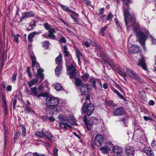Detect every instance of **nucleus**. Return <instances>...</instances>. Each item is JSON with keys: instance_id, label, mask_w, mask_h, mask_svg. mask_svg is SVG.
Returning <instances> with one entry per match:
<instances>
[{"instance_id": "obj_1", "label": "nucleus", "mask_w": 156, "mask_h": 156, "mask_svg": "<svg viewBox=\"0 0 156 156\" xmlns=\"http://www.w3.org/2000/svg\"><path fill=\"white\" fill-rule=\"evenodd\" d=\"M123 12L125 18V21L127 30H129L131 28L134 29L136 36L139 40L140 44L143 48L145 47V42L146 40L148 31L146 30L144 33L140 30L138 29L139 24L136 22V20L134 16L130 14L127 8H123Z\"/></svg>"}, {"instance_id": "obj_2", "label": "nucleus", "mask_w": 156, "mask_h": 156, "mask_svg": "<svg viewBox=\"0 0 156 156\" xmlns=\"http://www.w3.org/2000/svg\"><path fill=\"white\" fill-rule=\"evenodd\" d=\"M30 58L32 60V70L35 73V70H37L36 76L37 78H41V81L44 79V75L43 73L44 70L43 69L40 68L39 64L37 62L36 58L35 56L32 52H30Z\"/></svg>"}, {"instance_id": "obj_3", "label": "nucleus", "mask_w": 156, "mask_h": 156, "mask_svg": "<svg viewBox=\"0 0 156 156\" xmlns=\"http://www.w3.org/2000/svg\"><path fill=\"white\" fill-rule=\"evenodd\" d=\"M35 135L40 138H47L51 142H53L55 140L54 137L49 132L45 131L44 132L42 130L40 131H37L36 132Z\"/></svg>"}, {"instance_id": "obj_4", "label": "nucleus", "mask_w": 156, "mask_h": 156, "mask_svg": "<svg viewBox=\"0 0 156 156\" xmlns=\"http://www.w3.org/2000/svg\"><path fill=\"white\" fill-rule=\"evenodd\" d=\"M94 107L92 104H87L84 103L82 108V112L84 113L87 114L88 115L90 116L93 112Z\"/></svg>"}, {"instance_id": "obj_5", "label": "nucleus", "mask_w": 156, "mask_h": 156, "mask_svg": "<svg viewBox=\"0 0 156 156\" xmlns=\"http://www.w3.org/2000/svg\"><path fill=\"white\" fill-rule=\"evenodd\" d=\"M104 139L103 136L101 134H97L94 138V140H91L90 143L92 147H94V144L98 147L101 146L103 143Z\"/></svg>"}, {"instance_id": "obj_6", "label": "nucleus", "mask_w": 156, "mask_h": 156, "mask_svg": "<svg viewBox=\"0 0 156 156\" xmlns=\"http://www.w3.org/2000/svg\"><path fill=\"white\" fill-rule=\"evenodd\" d=\"M84 122L85 124L87 129L89 131L91 130V128L93 125L96 123L97 119L94 117H92L87 121V118L86 115H85L83 118Z\"/></svg>"}, {"instance_id": "obj_7", "label": "nucleus", "mask_w": 156, "mask_h": 156, "mask_svg": "<svg viewBox=\"0 0 156 156\" xmlns=\"http://www.w3.org/2000/svg\"><path fill=\"white\" fill-rule=\"evenodd\" d=\"M46 99L47 106H57L59 103V99L56 97L48 96Z\"/></svg>"}, {"instance_id": "obj_8", "label": "nucleus", "mask_w": 156, "mask_h": 156, "mask_svg": "<svg viewBox=\"0 0 156 156\" xmlns=\"http://www.w3.org/2000/svg\"><path fill=\"white\" fill-rule=\"evenodd\" d=\"M89 82L95 90H97V89L98 87H97V85L98 86V87H102L101 80L100 79H96L94 77H92L89 80Z\"/></svg>"}, {"instance_id": "obj_9", "label": "nucleus", "mask_w": 156, "mask_h": 156, "mask_svg": "<svg viewBox=\"0 0 156 156\" xmlns=\"http://www.w3.org/2000/svg\"><path fill=\"white\" fill-rule=\"evenodd\" d=\"M68 70L69 71V74L70 79H74L77 75L76 73V69L75 67L73 65L71 64L69 66H68L67 68Z\"/></svg>"}, {"instance_id": "obj_10", "label": "nucleus", "mask_w": 156, "mask_h": 156, "mask_svg": "<svg viewBox=\"0 0 156 156\" xmlns=\"http://www.w3.org/2000/svg\"><path fill=\"white\" fill-rule=\"evenodd\" d=\"M58 109L57 106H48L46 108L45 111L47 114H56L58 112Z\"/></svg>"}, {"instance_id": "obj_11", "label": "nucleus", "mask_w": 156, "mask_h": 156, "mask_svg": "<svg viewBox=\"0 0 156 156\" xmlns=\"http://www.w3.org/2000/svg\"><path fill=\"white\" fill-rule=\"evenodd\" d=\"M125 111L122 107L117 108L113 112V114L115 116H122L125 114Z\"/></svg>"}, {"instance_id": "obj_12", "label": "nucleus", "mask_w": 156, "mask_h": 156, "mask_svg": "<svg viewBox=\"0 0 156 156\" xmlns=\"http://www.w3.org/2000/svg\"><path fill=\"white\" fill-rule=\"evenodd\" d=\"M89 88L87 84L83 83L80 87V90L81 93L83 95L86 94L88 91Z\"/></svg>"}, {"instance_id": "obj_13", "label": "nucleus", "mask_w": 156, "mask_h": 156, "mask_svg": "<svg viewBox=\"0 0 156 156\" xmlns=\"http://www.w3.org/2000/svg\"><path fill=\"white\" fill-rule=\"evenodd\" d=\"M143 151L148 156H154L153 151L150 147H145L143 149Z\"/></svg>"}, {"instance_id": "obj_14", "label": "nucleus", "mask_w": 156, "mask_h": 156, "mask_svg": "<svg viewBox=\"0 0 156 156\" xmlns=\"http://www.w3.org/2000/svg\"><path fill=\"white\" fill-rule=\"evenodd\" d=\"M122 149L117 146H115L112 148V151L114 155L120 154L122 153Z\"/></svg>"}, {"instance_id": "obj_15", "label": "nucleus", "mask_w": 156, "mask_h": 156, "mask_svg": "<svg viewBox=\"0 0 156 156\" xmlns=\"http://www.w3.org/2000/svg\"><path fill=\"white\" fill-rule=\"evenodd\" d=\"M140 47L138 46L134 45L129 48V50L131 52L136 53L140 51Z\"/></svg>"}, {"instance_id": "obj_16", "label": "nucleus", "mask_w": 156, "mask_h": 156, "mask_svg": "<svg viewBox=\"0 0 156 156\" xmlns=\"http://www.w3.org/2000/svg\"><path fill=\"white\" fill-rule=\"evenodd\" d=\"M138 65L142 67L145 70L147 71V69L146 66V65L144 59L143 58H142L139 61Z\"/></svg>"}, {"instance_id": "obj_17", "label": "nucleus", "mask_w": 156, "mask_h": 156, "mask_svg": "<svg viewBox=\"0 0 156 156\" xmlns=\"http://www.w3.org/2000/svg\"><path fill=\"white\" fill-rule=\"evenodd\" d=\"M59 126L65 130L68 128L71 127V125H70L66 122H59Z\"/></svg>"}, {"instance_id": "obj_18", "label": "nucleus", "mask_w": 156, "mask_h": 156, "mask_svg": "<svg viewBox=\"0 0 156 156\" xmlns=\"http://www.w3.org/2000/svg\"><path fill=\"white\" fill-rule=\"evenodd\" d=\"M39 33L36 31L31 33L28 34V40L30 43L33 41V39L36 35L38 34Z\"/></svg>"}, {"instance_id": "obj_19", "label": "nucleus", "mask_w": 156, "mask_h": 156, "mask_svg": "<svg viewBox=\"0 0 156 156\" xmlns=\"http://www.w3.org/2000/svg\"><path fill=\"white\" fill-rule=\"evenodd\" d=\"M134 149L131 146H128L126 149V152L128 155H133L134 154Z\"/></svg>"}, {"instance_id": "obj_20", "label": "nucleus", "mask_w": 156, "mask_h": 156, "mask_svg": "<svg viewBox=\"0 0 156 156\" xmlns=\"http://www.w3.org/2000/svg\"><path fill=\"white\" fill-rule=\"evenodd\" d=\"M99 149L102 152V153L105 154L109 153L111 151L109 147L107 146L101 147Z\"/></svg>"}, {"instance_id": "obj_21", "label": "nucleus", "mask_w": 156, "mask_h": 156, "mask_svg": "<svg viewBox=\"0 0 156 156\" xmlns=\"http://www.w3.org/2000/svg\"><path fill=\"white\" fill-rule=\"evenodd\" d=\"M4 126V132L5 133V139H4V141H5V144H4V147L5 148V147L6 145V142L7 141V135L8 134V129L6 127V126L5 125H3Z\"/></svg>"}, {"instance_id": "obj_22", "label": "nucleus", "mask_w": 156, "mask_h": 156, "mask_svg": "<svg viewBox=\"0 0 156 156\" xmlns=\"http://www.w3.org/2000/svg\"><path fill=\"white\" fill-rule=\"evenodd\" d=\"M23 15H25L27 17H30L34 16V13L31 11L26 12L23 13Z\"/></svg>"}, {"instance_id": "obj_23", "label": "nucleus", "mask_w": 156, "mask_h": 156, "mask_svg": "<svg viewBox=\"0 0 156 156\" xmlns=\"http://www.w3.org/2000/svg\"><path fill=\"white\" fill-rule=\"evenodd\" d=\"M62 55L60 53V55L55 58V61L57 64H60L62 61Z\"/></svg>"}, {"instance_id": "obj_24", "label": "nucleus", "mask_w": 156, "mask_h": 156, "mask_svg": "<svg viewBox=\"0 0 156 156\" xmlns=\"http://www.w3.org/2000/svg\"><path fill=\"white\" fill-rule=\"evenodd\" d=\"M66 121H67L66 123H70L69 124L70 125H71V127L75 123V121L74 119L73 118V117H69L67 119V120H66Z\"/></svg>"}, {"instance_id": "obj_25", "label": "nucleus", "mask_w": 156, "mask_h": 156, "mask_svg": "<svg viewBox=\"0 0 156 156\" xmlns=\"http://www.w3.org/2000/svg\"><path fill=\"white\" fill-rule=\"evenodd\" d=\"M37 82L38 80L37 79H34L31 80L28 83L29 87L30 88L32 86L35 85Z\"/></svg>"}, {"instance_id": "obj_26", "label": "nucleus", "mask_w": 156, "mask_h": 156, "mask_svg": "<svg viewBox=\"0 0 156 156\" xmlns=\"http://www.w3.org/2000/svg\"><path fill=\"white\" fill-rule=\"evenodd\" d=\"M24 112L27 114H29L31 112L32 109L28 105L26 104L25 107L24 109Z\"/></svg>"}, {"instance_id": "obj_27", "label": "nucleus", "mask_w": 156, "mask_h": 156, "mask_svg": "<svg viewBox=\"0 0 156 156\" xmlns=\"http://www.w3.org/2000/svg\"><path fill=\"white\" fill-rule=\"evenodd\" d=\"M105 61V62L107 64H108L111 67L113 68L114 67V65L113 62L110 59H105V58H103Z\"/></svg>"}, {"instance_id": "obj_28", "label": "nucleus", "mask_w": 156, "mask_h": 156, "mask_svg": "<svg viewBox=\"0 0 156 156\" xmlns=\"http://www.w3.org/2000/svg\"><path fill=\"white\" fill-rule=\"evenodd\" d=\"M62 70V68L60 65H58L56 67L55 69V74L57 75H59Z\"/></svg>"}, {"instance_id": "obj_29", "label": "nucleus", "mask_w": 156, "mask_h": 156, "mask_svg": "<svg viewBox=\"0 0 156 156\" xmlns=\"http://www.w3.org/2000/svg\"><path fill=\"white\" fill-rule=\"evenodd\" d=\"M75 84L77 86H80V87L81 85L83 83H82L81 80L80 79L76 78V77L75 78Z\"/></svg>"}, {"instance_id": "obj_30", "label": "nucleus", "mask_w": 156, "mask_h": 156, "mask_svg": "<svg viewBox=\"0 0 156 156\" xmlns=\"http://www.w3.org/2000/svg\"><path fill=\"white\" fill-rule=\"evenodd\" d=\"M30 90L31 92V95L33 94L34 96H36L37 94V88L36 87L32 88H30Z\"/></svg>"}, {"instance_id": "obj_31", "label": "nucleus", "mask_w": 156, "mask_h": 156, "mask_svg": "<svg viewBox=\"0 0 156 156\" xmlns=\"http://www.w3.org/2000/svg\"><path fill=\"white\" fill-rule=\"evenodd\" d=\"M63 52L65 57H69L70 55L69 52L67 51V47L66 46L63 47Z\"/></svg>"}, {"instance_id": "obj_32", "label": "nucleus", "mask_w": 156, "mask_h": 156, "mask_svg": "<svg viewBox=\"0 0 156 156\" xmlns=\"http://www.w3.org/2000/svg\"><path fill=\"white\" fill-rule=\"evenodd\" d=\"M131 77L137 81H139L140 80V78L137 74L135 72L133 73Z\"/></svg>"}, {"instance_id": "obj_33", "label": "nucleus", "mask_w": 156, "mask_h": 156, "mask_svg": "<svg viewBox=\"0 0 156 156\" xmlns=\"http://www.w3.org/2000/svg\"><path fill=\"white\" fill-rule=\"evenodd\" d=\"M60 6L63 9L67 12H70L71 10L70 9L69 7L67 6H65L64 5H60Z\"/></svg>"}, {"instance_id": "obj_34", "label": "nucleus", "mask_w": 156, "mask_h": 156, "mask_svg": "<svg viewBox=\"0 0 156 156\" xmlns=\"http://www.w3.org/2000/svg\"><path fill=\"white\" fill-rule=\"evenodd\" d=\"M55 88L56 90L58 91H61L62 89V87L61 85L58 83H57L56 84Z\"/></svg>"}, {"instance_id": "obj_35", "label": "nucleus", "mask_w": 156, "mask_h": 156, "mask_svg": "<svg viewBox=\"0 0 156 156\" xmlns=\"http://www.w3.org/2000/svg\"><path fill=\"white\" fill-rule=\"evenodd\" d=\"M76 56L78 59V61L79 62L80 61V58L81 56H82V55L80 53V52L79 51H76Z\"/></svg>"}, {"instance_id": "obj_36", "label": "nucleus", "mask_w": 156, "mask_h": 156, "mask_svg": "<svg viewBox=\"0 0 156 156\" xmlns=\"http://www.w3.org/2000/svg\"><path fill=\"white\" fill-rule=\"evenodd\" d=\"M126 71L130 77H131L133 73H135L133 71L130 69H126Z\"/></svg>"}, {"instance_id": "obj_37", "label": "nucleus", "mask_w": 156, "mask_h": 156, "mask_svg": "<svg viewBox=\"0 0 156 156\" xmlns=\"http://www.w3.org/2000/svg\"><path fill=\"white\" fill-rule=\"evenodd\" d=\"M126 71L130 77H131L133 73H135L133 71L130 69H126Z\"/></svg>"}, {"instance_id": "obj_38", "label": "nucleus", "mask_w": 156, "mask_h": 156, "mask_svg": "<svg viewBox=\"0 0 156 156\" xmlns=\"http://www.w3.org/2000/svg\"><path fill=\"white\" fill-rule=\"evenodd\" d=\"M20 135V134L19 132H17L15 134L14 137V142H15L16 140L18 139Z\"/></svg>"}, {"instance_id": "obj_39", "label": "nucleus", "mask_w": 156, "mask_h": 156, "mask_svg": "<svg viewBox=\"0 0 156 156\" xmlns=\"http://www.w3.org/2000/svg\"><path fill=\"white\" fill-rule=\"evenodd\" d=\"M58 118H59V120L62 122H66V119L62 115H59Z\"/></svg>"}, {"instance_id": "obj_40", "label": "nucleus", "mask_w": 156, "mask_h": 156, "mask_svg": "<svg viewBox=\"0 0 156 156\" xmlns=\"http://www.w3.org/2000/svg\"><path fill=\"white\" fill-rule=\"evenodd\" d=\"M117 72L119 74L123 77L125 79V77H126V75L125 73L123 72L120 70H118Z\"/></svg>"}, {"instance_id": "obj_41", "label": "nucleus", "mask_w": 156, "mask_h": 156, "mask_svg": "<svg viewBox=\"0 0 156 156\" xmlns=\"http://www.w3.org/2000/svg\"><path fill=\"white\" fill-rule=\"evenodd\" d=\"M42 46L43 48L47 49L49 47V43L48 41H45L43 42Z\"/></svg>"}, {"instance_id": "obj_42", "label": "nucleus", "mask_w": 156, "mask_h": 156, "mask_svg": "<svg viewBox=\"0 0 156 156\" xmlns=\"http://www.w3.org/2000/svg\"><path fill=\"white\" fill-rule=\"evenodd\" d=\"M107 103L109 106L112 107H116L117 105L113 103L112 101H108L107 102Z\"/></svg>"}, {"instance_id": "obj_43", "label": "nucleus", "mask_w": 156, "mask_h": 156, "mask_svg": "<svg viewBox=\"0 0 156 156\" xmlns=\"http://www.w3.org/2000/svg\"><path fill=\"white\" fill-rule=\"evenodd\" d=\"M113 17V15L110 12L108 15L106 20H110V21H112V19Z\"/></svg>"}, {"instance_id": "obj_44", "label": "nucleus", "mask_w": 156, "mask_h": 156, "mask_svg": "<svg viewBox=\"0 0 156 156\" xmlns=\"http://www.w3.org/2000/svg\"><path fill=\"white\" fill-rule=\"evenodd\" d=\"M21 127L22 128L23 135V136H24L25 135V134L26 133V128L25 126L24 125H21Z\"/></svg>"}, {"instance_id": "obj_45", "label": "nucleus", "mask_w": 156, "mask_h": 156, "mask_svg": "<svg viewBox=\"0 0 156 156\" xmlns=\"http://www.w3.org/2000/svg\"><path fill=\"white\" fill-rule=\"evenodd\" d=\"M17 76V73H14L12 77V81L14 83H15L16 80V77Z\"/></svg>"}, {"instance_id": "obj_46", "label": "nucleus", "mask_w": 156, "mask_h": 156, "mask_svg": "<svg viewBox=\"0 0 156 156\" xmlns=\"http://www.w3.org/2000/svg\"><path fill=\"white\" fill-rule=\"evenodd\" d=\"M58 149L57 148H54L53 151V153L54 156H58Z\"/></svg>"}, {"instance_id": "obj_47", "label": "nucleus", "mask_w": 156, "mask_h": 156, "mask_svg": "<svg viewBox=\"0 0 156 156\" xmlns=\"http://www.w3.org/2000/svg\"><path fill=\"white\" fill-rule=\"evenodd\" d=\"M141 129L140 126H139L138 125H135V128H134V133L137 132V130L139 129Z\"/></svg>"}, {"instance_id": "obj_48", "label": "nucleus", "mask_w": 156, "mask_h": 156, "mask_svg": "<svg viewBox=\"0 0 156 156\" xmlns=\"http://www.w3.org/2000/svg\"><path fill=\"white\" fill-rule=\"evenodd\" d=\"M60 43L65 44L66 42V40L65 38L64 37H62L59 40Z\"/></svg>"}, {"instance_id": "obj_49", "label": "nucleus", "mask_w": 156, "mask_h": 156, "mask_svg": "<svg viewBox=\"0 0 156 156\" xmlns=\"http://www.w3.org/2000/svg\"><path fill=\"white\" fill-rule=\"evenodd\" d=\"M137 132V133L134 132V133L135 134H137L139 135H140L142 134V133H143V130L141 128L138 130Z\"/></svg>"}, {"instance_id": "obj_50", "label": "nucleus", "mask_w": 156, "mask_h": 156, "mask_svg": "<svg viewBox=\"0 0 156 156\" xmlns=\"http://www.w3.org/2000/svg\"><path fill=\"white\" fill-rule=\"evenodd\" d=\"M47 95V93L46 92L38 94H37V96L38 98H39L41 97H45Z\"/></svg>"}, {"instance_id": "obj_51", "label": "nucleus", "mask_w": 156, "mask_h": 156, "mask_svg": "<svg viewBox=\"0 0 156 156\" xmlns=\"http://www.w3.org/2000/svg\"><path fill=\"white\" fill-rule=\"evenodd\" d=\"M70 16L71 17L73 20L74 23L76 24H78V20H77V19L75 17L73 16L72 15L70 14Z\"/></svg>"}, {"instance_id": "obj_52", "label": "nucleus", "mask_w": 156, "mask_h": 156, "mask_svg": "<svg viewBox=\"0 0 156 156\" xmlns=\"http://www.w3.org/2000/svg\"><path fill=\"white\" fill-rule=\"evenodd\" d=\"M89 76V75L88 74H85L82 76V78L83 80H86L88 79Z\"/></svg>"}, {"instance_id": "obj_53", "label": "nucleus", "mask_w": 156, "mask_h": 156, "mask_svg": "<svg viewBox=\"0 0 156 156\" xmlns=\"http://www.w3.org/2000/svg\"><path fill=\"white\" fill-rule=\"evenodd\" d=\"M27 73L30 78H32V75L31 73L30 70V68L29 67H28L27 68Z\"/></svg>"}, {"instance_id": "obj_54", "label": "nucleus", "mask_w": 156, "mask_h": 156, "mask_svg": "<svg viewBox=\"0 0 156 156\" xmlns=\"http://www.w3.org/2000/svg\"><path fill=\"white\" fill-rule=\"evenodd\" d=\"M44 27L47 30H49L51 28L48 23H44Z\"/></svg>"}, {"instance_id": "obj_55", "label": "nucleus", "mask_w": 156, "mask_h": 156, "mask_svg": "<svg viewBox=\"0 0 156 156\" xmlns=\"http://www.w3.org/2000/svg\"><path fill=\"white\" fill-rule=\"evenodd\" d=\"M123 2L127 6H128V4L129 3H131V1L130 0H123Z\"/></svg>"}, {"instance_id": "obj_56", "label": "nucleus", "mask_w": 156, "mask_h": 156, "mask_svg": "<svg viewBox=\"0 0 156 156\" xmlns=\"http://www.w3.org/2000/svg\"><path fill=\"white\" fill-rule=\"evenodd\" d=\"M48 37L52 39H54L55 38V36L53 34L49 33Z\"/></svg>"}, {"instance_id": "obj_57", "label": "nucleus", "mask_w": 156, "mask_h": 156, "mask_svg": "<svg viewBox=\"0 0 156 156\" xmlns=\"http://www.w3.org/2000/svg\"><path fill=\"white\" fill-rule=\"evenodd\" d=\"M115 87L118 89L119 90L121 91V92H123V90L122 89L121 87L119 86V85L117 84L116 83H115Z\"/></svg>"}, {"instance_id": "obj_58", "label": "nucleus", "mask_w": 156, "mask_h": 156, "mask_svg": "<svg viewBox=\"0 0 156 156\" xmlns=\"http://www.w3.org/2000/svg\"><path fill=\"white\" fill-rule=\"evenodd\" d=\"M41 119L44 121H46L48 119V117L47 115L42 116L41 117Z\"/></svg>"}, {"instance_id": "obj_59", "label": "nucleus", "mask_w": 156, "mask_h": 156, "mask_svg": "<svg viewBox=\"0 0 156 156\" xmlns=\"http://www.w3.org/2000/svg\"><path fill=\"white\" fill-rule=\"evenodd\" d=\"M20 36V35L19 34H17L16 36H14V40L16 42H18V37Z\"/></svg>"}, {"instance_id": "obj_60", "label": "nucleus", "mask_w": 156, "mask_h": 156, "mask_svg": "<svg viewBox=\"0 0 156 156\" xmlns=\"http://www.w3.org/2000/svg\"><path fill=\"white\" fill-rule=\"evenodd\" d=\"M120 98L123 99L124 101H126V99L124 98V97L120 93H119L117 95Z\"/></svg>"}, {"instance_id": "obj_61", "label": "nucleus", "mask_w": 156, "mask_h": 156, "mask_svg": "<svg viewBox=\"0 0 156 156\" xmlns=\"http://www.w3.org/2000/svg\"><path fill=\"white\" fill-rule=\"evenodd\" d=\"M16 97L13 101V109H15L16 105Z\"/></svg>"}, {"instance_id": "obj_62", "label": "nucleus", "mask_w": 156, "mask_h": 156, "mask_svg": "<svg viewBox=\"0 0 156 156\" xmlns=\"http://www.w3.org/2000/svg\"><path fill=\"white\" fill-rule=\"evenodd\" d=\"M104 9L103 8H101L99 9V12L98 13V15H102L104 13Z\"/></svg>"}, {"instance_id": "obj_63", "label": "nucleus", "mask_w": 156, "mask_h": 156, "mask_svg": "<svg viewBox=\"0 0 156 156\" xmlns=\"http://www.w3.org/2000/svg\"><path fill=\"white\" fill-rule=\"evenodd\" d=\"M55 30L53 28H51L49 30V33L53 34L55 33Z\"/></svg>"}, {"instance_id": "obj_64", "label": "nucleus", "mask_w": 156, "mask_h": 156, "mask_svg": "<svg viewBox=\"0 0 156 156\" xmlns=\"http://www.w3.org/2000/svg\"><path fill=\"white\" fill-rule=\"evenodd\" d=\"M33 156H45L44 155L41 154H38L37 152L34 153L33 154Z\"/></svg>"}]
</instances>
